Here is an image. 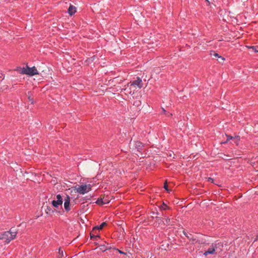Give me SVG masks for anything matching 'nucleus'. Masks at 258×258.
I'll use <instances>...</instances> for the list:
<instances>
[{"label": "nucleus", "instance_id": "obj_1", "mask_svg": "<svg viewBox=\"0 0 258 258\" xmlns=\"http://www.w3.org/2000/svg\"><path fill=\"white\" fill-rule=\"evenodd\" d=\"M17 233V232H13L11 230L5 231L0 234V239L4 240L5 243L8 244L16 238Z\"/></svg>", "mask_w": 258, "mask_h": 258}, {"label": "nucleus", "instance_id": "obj_2", "mask_svg": "<svg viewBox=\"0 0 258 258\" xmlns=\"http://www.w3.org/2000/svg\"><path fill=\"white\" fill-rule=\"evenodd\" d=\"M22 73L23 74L28 75L30 76L39 74L38 71L35 67L30 68L28 66H26L25 69H23Z\"/></svg>", "mask_w": 258, "mask_h": 258}, {"label": "nucleus", "instance_id": "obj_3", "mask_svg": "<svg viewBox=\"0 0 258 258\" xmlns=\"http://www.w3.org/2000/svg\"><path fill=\"white\" fill-rule=\"evenodd\" d=\"M130 84V86H138L139 88H141L143 87V83L142 82V80L139 77L137 78V80L133 81V82H131L130 83L127 84V87H128Z\"/></svg>", "mask_w": 258, "mask_h": 258}, {"label": "nucleus", "instance_id": "obj_4", "mask_svg": "<svg viewBox=\"0 0 258 258\" xmlns=\"http://www.w3.org/2000/svg\"><path fill=\"white\" fill-rule=\"evenodd\" d=\"M213 246L215 249V254H217L220 253L222 250L223 248V243L221 242H218L212 243Z\"/></svg>", "mask_w": 258, "mask_h": 258}, {"label": "nucleus", "instance_id": "obj_5", "mask_svg": "<svg viewBox=\"0 0 258 258\" xmlns=\"http://www.w3.org/2000/svg\"><path fill=\"white\" fill-rule=\"evenodd\" d=\"M134 146L137 151L141 153L145 146V144L140 141H136L135 142Z\"/></svg>", "mask_w": 258, "mask_h": 258}, {"label": "nucleus", "instance_id": "obj_6", "mask_svg": "<svg viewBox=\"0 0 258 258\" xmlns=\"http://www.w3.org/2000/svg\"><path fill=\"white\" fill-rule=\"evenodd\" d=\"M99 246L100 247V250L103 252H105L107 250L112 249V248H113L108 243H106V244H100Z\"/></svg>", "mask_w": 258, "mask_h": 258}, {"label": "nucleus", "instance_id": "obj_7", "mask_svg": "<svg viewBox=\"0 0 258 258\" xmlns=\"http://www.w3.org/2000/svg\"><path fill=\"white\" fill-rule=\"evenodd\" d=\"M77 191L80 194L84 195L85 193L88 192L87 190V185H82L76 188Z\"/></svg>", "mask_w": 258, "mask_h": 258}, {"label": "nucleus", "instance_id": "obj_8", "mask_svg": "<svg viewBox=\"0 0 258 258\" xmlns=\"http://www.w3.org/2000/svg\"><path fill=\"white\" fill-rule=\"evenodd\" d=\"M107 225L106 222L102 223L99 226H96L93 228V232H96L97 230H101Z\"/></svg>", "mask_w": 258, "mask_h": 258}, {"label": "nucleus", "instance_id": "obj_9", "mask_svg": "<svg viewBox=\"0 0 258 258\" xmlns=\"http://www.w3.org/2000/svg\"><path fill=\"white\" fill-rule=\"evenodd\" d=\"M209 254H215V249H214L213 244H212L208 249L204 253V255L207 256Z\"/></svg>", "mask_w": 258, "mask_h": 258}, {"label": "nucleus", "instance_id": "obj_10", "mask_svg": "<svg viewBox=\"0 0 258 258\" xmlns=\"http://www.w3.org/2000/svg\"><path fill=\"white\" fill-rule=\"evenodd\" d=\"M210 55H213L216 57L219 58V59H222V61H219V62L221 63H223L225 60V58L223 57L220 56L218 53L215 52L214 51H211Z\"/></svg>", "mask_w": 258, "mask_h": 258}, {"label": "nucleus", "instance_id": "obj_11", "mask_svg": "<svg viewBox=\"0 0 258 258\" xmlns=\"http://www.w3.org/2000/svg\"><path fill=\"white\" fill-rule=\"evenodd\" d=\"M90 238L91 239L93 240H97L98 238H100V236L98 234H97V231L96 232H93V230L90 234Z\"/></svg>", "mask_w": 258, "mask_h": 258}, {"label": "nucleus", "instance_id": "obj_12", "mask_svg": "<svg viewBox=\"0 0 258 258\" xmlns=\"http://www.w3.org/2000/svg\"><path fill=\"white\" fill-rule=\"evenodd\" d=\"M68 12L70 15L72 16L76 13V8L75 6L70 5L68 9Z\"/></svg>", "mask_w": 258, "mask_h": 258}, {"label": "nucleus", "instance_id": "obj_13", "mask_svg": "<svg viewBox=\"0 0 258 258\" xmlns=\"http://www.w3.org/2000/svg\"><path fill=\"white\" fill-rule=\"evenodd\" d=\"M159 208L161 211H166L167 210H170V207L168 206L164 202H163L162 204L159 206Z\"/></svg>", "mask_w": 258, "mask_h": 258}, {"label": "nucleus", "instance_id": "obj_14", "mask_svg": "<svg viewBox=\"0 0 258 258\" xmlns=\"http://www.w3.org/2000/svg\"><path fill=\"white\" fill-rule=\"evenodd\" d=\"M108 203V201L105 202L103 199L101 198H98L96 203L99 205H103L104 204H107Z\"/></svg>", "mask_w": 258, "mask_h": 258}, {"label": "nucleus", "instance_id": "obj_15", "mask_svg": "<svg viewBox=\"0 0 258 258\" xmlns=\"http://www.w3.org/2000/svg\"><path fill=\"white\" fill-rule=\"evenodd\" d=\"M70 202H64V209L65 210L68 212L70 211L71 210V208H70Z\"/></svg>", "mask_w": 258, "mask_h": 258}, {"label": "nucleus", "instance_id": "obj_16", "mask_svg": "<svg viewBox=\"0 0 258 258\" xmlns=\"http://www.w3.org/2000/svg\"><path fill=\"white\" fill-rule=\"evenodd\" d=\"M62 204L59 201L53 200L52 202V205L55 208H58L59 205H61Z\"/></svg>", "mask_w": 258, "mask_h": 258}, {"label": "nucleus", "instance_id": "obj_17", "mask_svg": "<svg viewBox=\"0 0 258 258\" xmlns=\"http://www.w3.org/2000/svg\"><path fill=\"white\" fill-rule=\"evenodd\" d=\"M248 48L252 49L255 52H258V46H248Z\"/></svg>", "mask_w": 258, "mask_h": 258}, {"label": "nucleus", "instance_id": "obj_18", "mask_svg": "<svg viewBox=\"0 0 258 258\" xmlns=\"http://www.w3.org/2000/svg\"><path fill=\"white\" fill-rule=\"evenodd\" d=\"M26 69V68H25V67L21 68L20 67H17V68L15 69V71L19 72L20 74H23V73H22L23 69Z\"/></svg>", "mask_w": 258, "mask_h": 258}, {"label": "nucleus", "instance_id": "obj_19", "mask_svg": "<svg viewBox=\"0 0 258 258\" xmlns=\"http://www.w3.org/2000/svg\"><path fill=\"white\" fill-rule=\"evenodd\" d=\"M125 91V94H133L134 93H132V91L130 89H128L127 88H123L121 90V91Z\"/></svg>", "mask_w": 258, "mask_h": 258}, {"label": "nucleus", "instance_id": "obj_20", "mask_svg": "<svg viewBox=\"0 0 258 258\" xmlns=\"http://www.w3.org/2000/svg\"><path fill=\"white\" fill-rule=\"evenodd\" d=\"M112 250H116V251H117L120 254H124V255H126V252H124L119 249H118V248H116L115 247H113L112 248Z\"/></svg>", "mask_w": 258, "mask_h": 258}, {"label": "nucleus", "instance_id": "obj_21", "mask_svg": "<svg viewBox=\"0 0 258 258\" xmlns=\"http://www.w3.org/2000/svg\"><path fill=\"white\" fill-rule=\"evenodd\" d=\"M162 111L167 116L169 117L172 115V113L167 112L164 108H162Z\"/></svg>", "mask_w": 258, "mask_h": 258}, {"label": "nucleus", "instance_id": "obj_22", "mask_svg": "<svg viewBox=\"0 0 258 258\" xmlns=\"http://www.w3.org/2000/svg\"><path fill=\"white\" fill-rule=\"evenodd\" d=\"M58 253H59L58 257H59L60 258H61L62 257H63V251L61 249V248H59Z\"/></svg>", "mask_w": 258, "mask_h": 258}, {"label": "nucleus", "instance_id": "obj_23", "mask_svg": "<svg viewBox=\"0 0 258 258\" xmlns=\"http://www.w3.org/2000/svg\"><path fill=\"white\" fill-rule=\"evenodd\" d=\"M56 199H57V200L56 201H59L60 202H61V203H62V198L61 196L60 195L58 194L56 196Z\"/></svg>", "mask_w": 258, "mask_h": 258}, {"label": "nucleus", "instance_id": "obj_24", "mask_svg": "<svg viewBox=\"0 0 258 258\" xmlns=\"http://www.w3.org/2000/svg\"><path fill=\"white\" fill-rule=\"evenodd\" d=\"M165 222L167 225H173V224H172L171 222H170V219L168 217L165 218Z\"/></svg>", "mask_w": 258, "mask_h": 258}, {"label": "nucleus", "instance_id": "obj_25", "mask_svg": "<svg viewBox=\"0 0 258 258\" xmlns=\"http://www.w3.org/2000/svg\"><path fill=\"white\" fill-rule=\"evenodd\" d=\"M70 200H71V199H70V196L69 195H67L66 197L64 198V202H70Z\"/></svg>", "mask_w": 258, "mask_h": 258}, {"label": "nucleus", "instance_id": "obj_26", "mask_svg": "<svg viewBox=\"0 0 258 258\" xmlns=\"http://www.w3.org/2000/svg\"><path fill=\"white\" fill-rule=\"evenodd\" d=\"M226 137H227V140L225 142H224V143H227L228 141L231 140L232 138H233V137H232L230 135H226Z\"/></svg>", "mask_w": 258, "mask_h": 258}, {"label": "nucleus", "instance_id": "obj_27", "mask_svg": "<svg viewBox=\"0 0 258 258\" xmlns=\"http://www.w3.org/2000/svg\"><path fill=\"white\" fill-rule=\"evenodd\" d=\"M51 211V209L50 207H47V209L46 210V212L47 214H50ZM52 212H53V211H52Z\"/></svg>", "mask_w": 258, "mask_h": 258}, {"label": "nucleus", "instance_id": "obj_28", "mask_svg": "<svg viewBox=\"0 0 258 258\" xmlns=\"http://www.w3.org/2000/svg\"><path fill=\"white\" fill-rule=\"evenodd\" d=\"M87 185V192H89V191H90L91 190V185L90 184H89L88 185Z\"/></svg>", "mask_w": 258, "mask_h": 258}, {"label": "nucleus", "instance_id": "obj_29", "mask_svg": "<svg viewBox=\"0 0 258 258\" xmlns=\"http://www.w3.org/2000/svg\"><path fill=\"white\" fill-rule=\"evenodd\" d=\"M207 181H209V182H212V183H214V179H213V178H211V177H208V178H207Z\"/></svg>", "mask_w": 258, "mask_h": 258}, {"label": "nucleus", "instance_id": "obj_30", "mask_svg": "<svg viewBox=\"0 0 258 258\" xmlns=\"http://www.w3.org/2000/svg\"><path fill=\"white\" fill-rule=\"evenodd\" d=\"M188 239H189L190 241H192V243H194V242L196 240V238H194V237L190 238L189 237V238H188Z\"/></svg>", "mask_w": 258, "mask_h": 258}, {"label": "nucleus", "instance_id": "obj_31", "mask_svg": "<svg viewBox=\"0 0 258 258\" xmlns=\"http://www.w3.org/2000/svg\"><path fill=\"white\" fill-rule=\"evenodd\" d=\"M28 99L31 102V104H33V98H31L30 95L28 96Z\"/></svg>", "mask_w": 258, "mask_h": 258}, {"label": "nucleus", "instance_id": "obj_32", "mask_svg": "<svg viewBox=\"0 0 258 258\" xmlns=\"http://www.w3.org/2000/svg\"><path fill=\"white\" fill-rule=\"evenodd\" d=\"M183 233L185 236H186L188 239L189 238V236L186 233L185 231H183Z\"/></svg>", "mask_w": 258, "mask_h": 258}, {"label": "nucleus", "instance_id": "obj_33", "mask_svg": "<svg viewBox=\"0 0 258 258\" xmlns=\"http://www.w3.org/2000/svg\"><path fill=\"white\" fill-rule=\"evenodd\" d=\"M164 187L166 190H168V186L166 184H164Z\"/></svg>", "mask_w": 258, "mask_h": 258}, {"label": "nucleus", "instance_id": "obj_34", "mask_svg": "<svg viewBox=\"0 0 258 258\" xmlns=\"http://www.w3.org/2000/svg\"><path fill=\"white\" fill-rule=\"evenodd\" d=\"M257 240H258V234L256 235V238H255V240H254V242L257 241Z\"/></svg>", "mask_w": 258, "mask_h": 258}, {"label": "nucleus", "instance_id": "obj_35", "mask_svg": "<svg viewBox=\"0 0 258 258\" xmlns=\"http://www.w3.org/2000/svg\"><path fill=\"white\" fill-rule=\"evenodd\" d=\"M235 138L238 140H240V137L239 136H236Z\"/></svg>", "mask_w": 258, "mask_h": 258}, {"label": "nucleus", "instance_id": "obj_36", "mask_svg": "<svg viewBox=\"0 0 258 258\" xmlns=\"http://www.w3.org/2000/svg\"><path fill=\"white\" fill-rule=\"evenodd\" d=\"M30 93H31V92H29L28 93V94L29 95Z\"/></svg>", "mask_w": 258, "mask_h": 258}, {"label": "nucleus", "instance_id": "obj_37", "mask_svg": "<svg viewBox=\"0 0 258 258\" xmlns=\"http://www.w3.org/2000/svg\"><path fill=\"white\" fill-rule=\"evenodd\" d=\"M219 61H222V59H220Z\"/></svg>", "mask_w": 258, "mask_h": 258}, {"label": "nucleus", "instance_id": "obj_38", "mask_svg": "<svg viewBox=\"0 0 258 258\" xmlns=\"http://www.w3.org/2000/svg\"><path fill=\"white\" fill-rule=\"evenodd\" d=\"M95 244L96 245L98 244L97 243H96V242H95Z\"/></svg>", "mask_w": 258, "mask_h": 258}]
</instances>
